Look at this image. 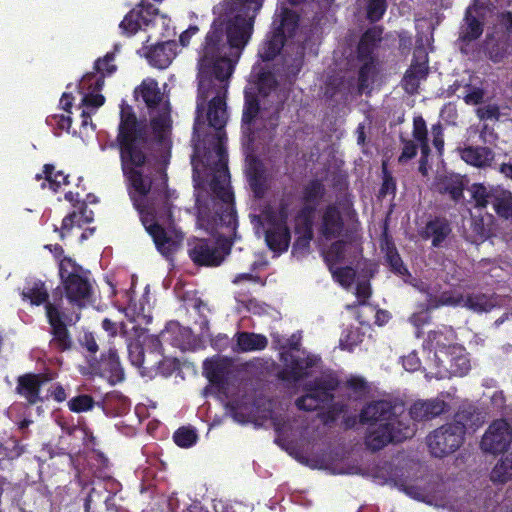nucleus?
<instances>
[{
    "mask_svg": "<svg viewBox=\"0 0 512 512\" xmlns=\"http://www.w3.org/2000/svg\"><path fill=\"white\" fill-rule=\"evenodd\" d=\"M121 170L128 184L129 197L141 223L153 239L157 251L169 258L180 248L184 234L166 230L159 222L173 221L172 203L167 191V174L161 172L160 187L152 189V180L142 172L153 155V143L147 125L139 121L130 106L121 109L116 136Z\"/></svg>",
    "mask_w": 512,
    "mask_h": 512,
    "instance_id": "f257e3e1",
    "label": "nucleus"
},
{
    "mask_svg": "<svg viewBox=\"0 0 512 512\" xmlns=\"http://www.w3.org/2000/svg\"><path fill=\"white\" fill-rule=\"evenodd\" d=\"M224 134L217 133L215 153L218 160L212 168L209 181L210 194H198L196 198L197 219L208 227L225 226L235 230L237 214L234 207V195L229 186L228 155L223 144Z\"/></svg>",
    "mask_w": 512,
    "mask_h": 512,
    "instance_id": "f03ea898",
    "label": "nucleus"
},
{
    "mask_svg": "<svg viewBox=\"0 0 512 512\" xmlns=\"http://www.w3.org/2000/svg\"><path fill=\"white\" fill-rule=\"evenodd\" d=\"M229 54L227 45L223 44V24L213 22L199 53L198 110L213 94L212 77L224 82L232 75L234 64Z\"/></svg>",
    "mask_w": 512,
    "mask_h": 512,
    "instance_id": "7ed1b4c3",
    "label": "nucleus"
},
{
    "mask_svg": "<svg viewBox=\"0 0 512 512\" xmlns=\"http://www.w3.org/2000/svg\"><path fill=\"white\" fill-rule=\"evenodd\" d=\"M338 418H234L239 424L252 423L255 428L273 427L276 443L281 446L299 445L320 439Z\"/></svg>",
    "mask_w": 512,
    "mask_h": 512,
    "instance_id": "20e7f679",
    "label": "nucleus"
},
{
    "mask_svg": "<svg viewBox=\"0 0 512 512\" xmlns=\"http://www.w3.org/2000/svg\"><path fill=\"white\" fill-rule=\"evenodd\" d=\"M346 388L350 398L365 402L357 416H402L407 408L401 396L375 391L371 384L360 376L350 377L346 381Z\"/></svg>",
    "mask_w": 512,
    "mask_h": 512,
    "instance_id": "39448f33",
    "label": "nucleus"
},
{
    "mask_svg": "<svg viewBox=\"0 0 512 512\" xmlns=\"http://www.w3.org/2000/svg\"><path fill=\"white\" fill-rule=\"evenodd\" d=\"M416 418H360L365 425V445L376 452L389 443L412 438L416 433Z\"/></svg>",
    "mask_w": 512,
    "mask_h": 512,
    "instance_id": "423d86ee",
    "label": "nucleus"
},
{
    "mask_svg": "<svg viewBox=\"0 0 512 512\" xmlns=\"http://www.w3.org/2000/svg\"><path fill=\"white\" fill-rule=\"evenodd\" d=\"M230 10L236 12L226 25H223V44L227 51L241 50L249 42L257 14L261 9L260 0H224ZM219 23L218 21H215ZM224 24L223 22H221Z\"/></svg>",
    "mask_w": 512,
    "mask_h": 512,
    "instance_id": "0eeeda50",
    "label": "nucleus"
},
{
    "mask_svg": "<svg viewBox=\"0 0 512 512\" xmlns=\"http://www.w3.org/2000/svg\"><path fill=\"white\" fill-rule=\"evenodd\" d=\"M58 274L63 295L71 305L83 308L92 302L94 291L89 270L64 256L59 262Z\"/></svg>",
    "mask_w": 512,
    "mask_h": 512,
    "instance_id": "6e6552de",
    "label": "nucleus"
},
{
    "mask_svg": "<svg viewBox=\"0 0 512 512\" xmlns=\"http://www.w3.org/2000/svg\"><path fill=\"white\" fill-rule=\"evenodd\" d=\"M299 26V15L288 9L283 8L273 21V30L269 32L260 46L258 54L263 61H271L283 49L288 38L295 35Z\"/></svg>",
    "mask_w": 512,
    "mask_h": 512,
    "instance_id": "1a4fd4ad",
    "label": "nucleus"
},
{
    "mask_svg": "<svg viewBox=\"0 0 512 512\" xmlns=\"http://www.w3.org/2000/svg\"><path fill=\"white\" fill-rule=\"evenodd\" d=\"M45 314L50 325L49 333L52 336L49 341L50 350L57 353L70 350L73 346V340L68 327L79 320V315L73 320L70 315L61 309L60 304L56 303H48L45 307Z\"/></svg>",
    "mask_w": 512,
    "mask_h": 512,
    "instance_id": "9d476101",
    "label": "nucleus"
},
{
    "mask_svg": "<svg viewBox=\"0 0 512 512\" xmlns=\"http://www.w3.org/2000/svg\"><path fill=\"white\" fill-rule=\"evenodd\" d=\"M465 435V424L454 421L442 425L427 436L430 453L443 458L454 453L462 445Z\"/></svg>",
    "mask_w": 512,
    "mask_h": 512,
    "instance_id": "9b49d317",
    "label": "nucleus"
},
{
    "mask_svg": "<svg viewBox=\"0 0 512 512\" xmlns=\"http://www.w3.org/2000/svg\"><path fill=\"white\" fill-rule=\"evenodd\" d=\"M435 377L446 379L465 376L471 369L468 356L454 346L451 350H440L434 353Z\"/></svg>",
    "mask_w": 512,
    "mask_h": 512,
    "instance_id": "f8f14e48",
    "label": "nucleus"
},
{
    "mask_svg": "<svg viewBox=\"0 0 512 512\" xmlns=\"http://www.w3.org/2000/svg\"><path fill=\"white\" fill-rule=\"evenodd\" d=\"M229 253V246L218 245L210 239H195L189 243L188 255L197 266L217 267Z\"/></svg>",
    "mask_w": 512,
    "mask_h": 512,
    "instance_id": "ddd939ff",
    "label": "nucleus"
},
{
    "mask_svg": "<svg viewBox=\"0 0 512 512\" xmlns=\"http://www.w3.org/2000/svg\"><path fill=\"white\" fill-rule=\"evenodd\" d=\"M89 367L94 375L108 380L111 384L120 383L125 378L119 355L114 348L102 353L99 360L95 357L89 360Z\"/></svg>",
    "mask_w": 512,
    "mask_h": 512,
    "instance_id": "4468645a",
    "label": "nucleus"
},
{
    "mask_svg": "<svg viewBox=\"0 0 512 512\" xmlns=\"http://www.w3.org/2000/svg\"><path fill=\"white\" fill-rule=\"evenodd\" d=\"M512 441V433L506 418H496L482 437L480 446L484 452L497 454L505 451Z\"/></svg>",
    "mask_w": 512,
    "mask_h": 512,
    "instance_id": "2eb2a0df",
    "label": "nucleus"
},
{
    "mask_svg": "<svg viewBox=\"0 0 512 512\" xmlns=\"http://www.w3.org/2000/svg\"><path fill=\"white\" fill-rule=\"evenodd\" d=\"M288 211L289 203L282 199L279 202L278 212L283 222L273 225L270 229L266 231V243L268 247L274 252H285L289 248L291 241V233L289 227L286 224V219L288 218Z\"/></svg>",
    "mask_w": 512,
    "mask_h": 512,
    "instance_id": "dca6fc26",
    "label": "nucleus"
},
{
    "mask_svg": "<svg viewBox=\"0 0 512 512\" xmlns=\"http://www.w3.org/2000/svg\"><path fill=\"white\" fill-rule=\"evenodd\" d=\"M115 53L108 52L102 58H98L94 63V72L86 73L81 81V88L99 92L104 86L106 76H111L117 70V66L113 63Z\"/></svg>",
    "mask_w": 512,
    "mask_h": 512,
    "instance_id": "f3484780",
    "label": "nucleus"
},
{
    "mask_svg": "<svg viewBox=\"0 0 512 512\" xmlns=\"http://www.w3.org/2000/svg\"><path fill=\"white\" fill-rule=\"evenodd\" d=\"M280 360L285 367L279 372L278 377L283 381L297 382L307 376V370L316 364L312 356L304 358L294 356L286 351L281 352Z\"/></svg>",
    "mask_w": 512,
    "mask_h": 512,
    "instance_id": "a211bd4d",
    "label": "nucleus"
},
{
    "mask_svg": "<svg viewBox=\"0 0 512 512\" xmlns=\"http://www.w3.org/2000/svg\"><path fill=\"white\" fill-rule=\"evenodd\" d=\"M345 221L336 203L328 204L322 211L318 232L325 240H333L342 236Z\"/></svg>",
    "mask_w": 512,
    "mask_h": 512,
    "instance_id": "6ab92c4d",
    "label": "nucleus"
},
{
    "mask_svg": "<svg viewBox=\"0 0 512 512\" xmlns=\"http://www.w3.org/2000/svg\"><path fill=\"white\" fill-rule=\"evenodd\" d=\"M428 54L423 47H417L413 53L410 67L406 70L403 83L406 91L414 92L421 80L426 79L429 73Z\"/></svg>",
    "mask_w": 512,
    "mask_h": 512,
    "instance_id": "aec40b11",
    "label": "nucleus"
},
{
    "mask_svg": "<svg viewBox=\"0 0 512 512\" xmlns=\"http://www.w3.org/2000/svg\"><path fill=\"white\" fill-rule=\"evenodd\" d=\"M380 248L384 253L385 262L389 266L390 271L395 275L403 277L404 281L407 282L406 278H410L411 273L409 272L407 266L404 264L393 241V238L389 235L386 226L381 235Z\"/></svg>",
    "mask_w": 512,
    "mask_h": 512,
    "instance_id": "412c9836",
    "label": "nucleus"
},
{
    "mask_svg": "<svg viewBox=\"0 0 512 512\" xmlns=\"http://www.w3.org/2000/svg\"><path fill=\"white\" fill-rule=\"evenodd\" d=\"M446 397H450V393L441 392L435 398L418 399L409 406L408 416H441L450 409V404L445 401Z\"/></svg>",
    "mask_w": 512,
    "mask_h": 512,
    "instance_id": "4be33fe9",
    "label": "nucleus"
},
{
    "mask_svg": "<svg viewBox=\"0 0 512 512\" xmlns=\"http://www.w3.org/2000/svg\"><path fill=\"white\" fill-rule=\"evenodd\" d=\"M452 233L449 220L443 216H435L426 222L421 237L425 240L431 239L434 248H440Z\"/></svg>",
    "mask_w": 512,
    "mask_h": 512,
    "instance_id": "5701e85b",
    "label": "nucleus"
},
{
    "mask_svg": "<svg viewBox=\"0 0 512 512\" xmlns=\"http://www.w3.org/2000/svg\"><path fill=\"white\" fill-rule=\"evenodd\" d=\"M49 380L46 374L27 373L18 377L16 391L30 404H36L40 400L41 386Z\"/></svg>",
    "mask_w": 512,
    "mask_h": 512,
    "instance_id": "b1692460",
    "label": "nucleus"
},
{
    "mask_svg": "<svg viewBox=\"0 0 512 512\" xmlns=\"http://www.w3.org/2000/svg\"><path fill=\"white\" fill-rule=\"evenodd\" d=\"M383 29L379 26L368 28L360 37L356 53L358 61L377 60L375 51L382 40Z\"/></svg>",
    "mask_w": 512,
    "mask_h": 512,
    "instance_id": "393cba45",
    "label": "nucleus"
},
{
    "mask_svg": "<svg viewBox=\"0 0 512 512\" xmlns=\"http://www.w3.org/2000/svg\"><path fill=\"white\" fill-rule=\"evenodd\" d=\"M177 47L178 45L174 40L157 43L148 50L146 58L153 67L165 69L176 57Z\"/></svg>",
    "mask_w": 512,
    "mask_h": 512,
    "instance_id": "a878e982",
    "label": "nucleus"
},
{
    "mask_svg": "<svg viewBox=\"0 0 512 512\" xmlns=\"http://www.w3.org/2000/svg\"><path fill=\"white\" fill-rule=\"evenodd\" d=\"M232 365L228 359H211L204 361L203 373L213 385L224 387L228 384Z\"/></svg>",
    "mask_w": 512,
    "mask_h": 512,
    "instance_id": "bb28decb",
    "label": "nucleus"
},
{
    "mask_svg": "<svg viewBox=\"0 0 512 512\" xmlns=\"http://www.w3.org/2000/svg\"><path fill=\"white\" fill-rule=\"evenodd\" d=\"M163 345L158 336L151 337L146 346L143 358V365L140 367V374L150 379L155 378V372L159 368V359H162Z\"/></svg>",
    "mask_w": 512,
    "mask_h": 512,
    "instance_id": "cd10ccee",
    "label": "nucleus"
},
{
    "mask_svg": "<svg viewBox=\"0 0 512 512\" xmlns=\"http://www.w3.org/2000/svg\"><path fill=\"white\" fill-rule=\"evenodd\" d=\"M207 120L209 126L213 127L217 133L221 132L227 122V110L225 95L221 96L217 91L216 95L208 103Z\"/></svg>",
    "mask_w": 512,
    "mask_h": 512,
    "instance_id": "c85d7f7f",
    "label": "nucleus"
},
{
    "mask_svg": "<svg viewBox=\"0 0 512 512\" xmlns=\"http://www.w3.org/2000/svg\"><path fill=\"white\" fill-rule=\"evenodd\" d=\"M460 154L463 161L478 168L491 166L495 157L493 150L486 146H467Z\"/></svg>",
    "mask_w": 512,
    "mask_h": 512,
    "instance_id": "c756f323",
    "label": "nucleus"
},
{
    "mask_svg": "<svg viewBox=\"0 0 512 512\" xmlns=\"http://www.w3.org/2000/svg\"><path fill=\"white\" fill-rule=\"evenodd\" d=\"M498 306L496 293L473 292L464 296L463 307L475 313H487Z\"/></svg>",
    "mask_w": 512,
    "mask_h": 512,
    "instance_id": "7c9ffc66",
    "label": "nucleus"
},
{
    "mask_svg": "<svg viewBox=\"0 0 512 512\" xmlns=\"http://www.w3.org/2000/svg\"><path fill=\"white\" fill-rule=\"evenodd\" d=\"M75 218L82 219V223L89 224L94 220V213L88 208L87 204L82 201L78 209H75L68 213L62 220L61 227L54 226V232L59 234V238L63 241L67 234L73 229V222Z\"/></svg>",
    "mask_w": 512,
    "mask_h": 512,
    "instance_id": "2f4dec72",
    "label": "nucleus"
},
{
    "mask_svg": "<svg viewBox=\"0 0 512 512\" xmlns=\"http://www.w3.org/2000/svg\"><path fill=\"white\" fill-rule=\"evenodd\" d=\"M436 190L442 195H449L454 202H459L464 196V177L458 174L445 175L436 182Z\"/></svg>",
    "mask_w": 512,
    "mask_h": 512,
    "instance_id": "473e14b6",
    "label": "nucleus"
},
{
    "mask_svg": "<svg viewBox=\"0 0 512 512\" xmlns=\"http://www.w3.org/2000/svg\"><path fill=\"white\" fill-rule=\"evenodd\" d=\"M492 195V206L495 213L502 219L512 218V192L496 185Z\"/></svg>",
    "mask_w": 512,
    "mask_h": 512,
    "instance_id": "72a5a7b5",
    "label": "nucleus"
},
{
    "mask_svg": "<svg viewBox=\"0 0 512 512\" xmlns=\"http://www.w3.org/2000/svg\"><path fill=\"white\" fill-rule=\"evenodd\" d=\"M244 109L242 114V128L245 133L253 135L251 126L254 124L257 116L261 112L260 104L256 93L245 91Z\"/></svg>",
    "mask_w": 512,
    "mask_h": 512,
    "instance_id": "f704fd0d",
    "label": "nucleus"
},
{
    "mask_svg": "<svg viewBox=\"0 0 512 512\" xmlns=\"http://www.w3.org/2000/svg\"><path fill=\"white\" fill-rule=\"evenodd\" d=\"M237 351H261L268 346V339L262 334L252 332H238L236 334Z\"/></svg>",
    "mask_w": 512,
    "mask_h": 512,
    "instance_id": "c9c22d12",
    "label": "nucleus"
},
{
    "mask_svg": "<svg viewBox=\"0 0 512 512\" xmlns=\"http://www.w3.org/2000/svg\"><path fill=\"white\" fill-rule=\"evenodd\" d=\"M136 97H141L149 109H155L162 101V93L155 80L143 81L135 90Z\"/></svg>",
    "mask_w": 512,
    "mask_h": 512,
    "instance_id": "e433bc0d",
    "label": "nucleus"
},
{
    "mask_svg": "<svg viewBox=\"0 0 512 512\" xmlns=\"http://www.w3.org/2000/svg\"><path fill=\"white\" fill-rule=\"evenodd\" d=\"M305 47L298 45L294 55H283L282 68L288 79H295L304 65Z\"/></svg>",
    "mask_w": 512,
    "mask_h": 512,
    "instance_id": "4c0bfd02",
    "label": "nucleus"
},
{
    "mask_svg": "<svg viewBox=\"0 0 512 512\" xmlns=\"http://www.w3.org/2000/svg\"><path fill=\"white\" fill-rule=\"evenodd\" d=\"M339 380L333 375H322L316 377L310 385V388L319 395L325 402L333 398V392L338 388Z\"/></svg>",
    "mask_w": 512,
    "mask_h": 512,
    "instance_id": "58836bf2",
    "label": "nucleus"
},
{
    "mask_svg": "<svg viewBox=\"0 0 512 512\" xmlns=\"http://www.w3.org/2000/svg\"><path fill=\"white\" fill-rule=\"evenodd\" d=\"M43 174L44 182L41 183L42 189L48 186L53 192H58L62 185L69 184V175L61 170L56 171L53 164H45L43 166Z\"/></svg>",
    "mask_w": 512,
    "mask_h": 512,
    "instance_id": "ea45409f",
    "label": "nucleus"
},
{
    "mask_svg": "<svg viewBox=\"0 0 512 512\" xmlns=\"http://www.w3.org/2000/svg\"><path fill=\"white\" fill-rule=\"evenodd\" d=\"M22 296L24 299H28L30 303L35 306L44 305V307H46L48 303H51L48 300V290L42 280H36L31 286L25 287L22 292Z\"/></svg>",
    "mask_w": 512,
    "mask_h": 512,
    "instance_id": "a19ab883",
    "label": "nucleus"
},
{
    "mask_svg": "<svg viewBox=\"0 0 512 512\" xmlns=\"http://www.w3.org/2000/svg\"><path fill=\"white\" fill-rule=\"evenodd\" d=\"M354 79H346L341 76H331L328 78L325 89V96L329 99L338 94L348 95L353 87Z\"/></svg>",
    "mask_w": 512,
    "mask_h": 512,
    "instance_id": "79ce46f5",
    "label": "nucleus"
},
{
    "mask_svg": "<svg viewBox=\"0 0 512 512\" xmlns=\"http://www.w3.org/2000/svg\"><path fill=\"white\" fill-rule=\"evenodd\" d=\"M496 185H485L484 183H473L469 188L475 207L484 209L492 203V193Z\"/></svg>",
    "mask_w": 512,
    "mask_h": 512,
    "instance_id": "37998d69",
    "label": "nucleus"
},
{
    "mask_svg": "<svg viewBox=\"0 0 512 512\" xmlns=\"http://www.w3.org/2000/svg\"><path fill=\"white\" fill-rule=\"evenodd\" d=\"M326 194V188L319 179L310 180L302 189L303 203L319 205Z\"/></svg>",
    "mask_w": 512,
    "mask_h": 512,
    "instance_id": "c03bdc74",
    "label": "nucleus"
},
{
    "mask_svg": "<svg viewBox=\"0 0 512 512\" xmlns=\"http://www.w3.org/2000/svg\"><path fill=\"white\" fill-rule=\"evenodd\" d=\"M512 477V451L502 457L490 473L493 483H505Z\"/></svg>",
    "mask_w": 512,
    "mask_h": 512,
    "instance_id": "a18cd8bd",
    "label": "nucleus"
},
{
    "mask_svg": "<svg viewBox=\"0 0 512 512\" xmlns=\"http://www.w3.org/2000/svg\"><path fill=\"white\" fill-rule=\"evenodd\" d=\"M326 403L322 398L319 397L317 393H315L311 388L309 389V393L304 396L299 397L296 400V406L300 410L304 411H316L314 416H334L330 413H324L322 411H318L322 404Z\"/></svg>",
    "mask_w": 512,
    "mask_h": 512,
    "instance_id": "49530a36",
    "label": "nucleus"
},
{
    "mask_svg": "<svg viewBox=\"0 0 512 512\" xmlns=\"http://www.w3.org/2000/svg\"><path fill=\"white\" fill-rule=\"evenodd\" d=\"M143 19L141 12L137 9L129 11L119 24L122 34L126 36L136 34L143 26H146Z\"/></svg>",
    "mask_w": 512,
    "mask_h": 512,
    "instance_id": "de8ad7c7",
    "label": "nucleus"
},
{
    "mask_svg": "<svg viewBox=\"0 0 512 512\" xmlns=\"http://www.w3.org/2000/svg\"><path fill=\"white\" fill-rule=\"evenodd\" d=\"M346 245L347 243L344 240H336L331 243L324 253V260L328 269L336 267L345 260Z\"/></svg>",
    "mask_w": 512,
    "mask_h": 512,
    "instance_id": "09e8293b",
    "label": "nucleus"
},
{
    "mask_svg": "<svg viewBox=\"0 0 512 512\" xmlns=\"http://www.w3.org/2000/svg\"><path fill=\"white\" fill-rule=\"evenodd\" d=\"M358 93L362 94L370 85V81L377 74V60L359 61Z\"/></svg>",
    "mask_w": 512,
    "mask_h": 512,
    "instance_id": "8fccbe9b",
    "label": "nucleus"
},
{
    "mask_svg": "<svg viewBox=\"0 0 512 512\" xmlns=\"http://www.w3.org/2000/svg\"><path fill=\"white\" fill-rule=\"evenodd\" d=\"M424 347L429 350H451L454 345H451V339L447 334L441 330H432L428 332L427 338L424 341Z\"/></svg>",
    "mask_w": 512,
    "mask_h": 512,
    "instance_id": "3c124183",
    "label": "nucleus"
},
{
    "mask_svg": "<svg viewBox=\"0 0 512 512\" xmlns=\"http://www.w3.org/2000/svg\"><path fill=\"white\" fill-rule=\"evenodd\" d=\"M247 178L255 197L262 198L266 192L264 170L260 166H254L248 171Z\"/></svg>",
    "mask_w": 512,
    "mask_h": 512,
    "instance_id": "603ef678",
    "label": "nucleus"
},
{
    "mask_svg": "<svg viewBox=\"0 0 512 512\" xmlns=\"http://www.w3.org/2000/svg\"><path fill=\"white\" fill-rule=\"evenodd\" d=\"M420 310L414 312L410 318V323L417 328L416 337L420 338L423 335L421 328L431 322V312L435 310V308L430 307V300L427 303H423L419 306Z\"/></svg>",
    "mask_w": 512,
    "mask_h": 512,
    "instance_id": "864d4df0",
    "label": "nucleus"
},
{
    "mask_svg": "<svg viewBox=\"0 0 512 512\" xmlns=\"http://www.w3.org/2000/svg\"><path fill=\"white\" fill-rule=\"evenodd\" d=\"M466 26L462 32V40L463 41H474L478 39L483 33V22L478 20L474 15L470 12H467L465 15Z\"/></svg>",
    "mask_w": 512,
    "mask_h": 512,
    "instance_id": "5fc2aeb1",
    "label": "nucleus"
},
{
    "mask_svg": "<svg viewBox=\"0 0 512 512\" xmlns=\"http://www.w3.org/2000/svg\"><path fill=\"white\" fill-rule=\"evenodd\" d=\"M430 307L439 308L441 306L463 307L464 295L455 294L452 291H443L438 297H430Z\"/></svg>",
    "mask_w": 512,
    "mask_h": 512,
    "instance_id": "6e6d98bb",
    "label": "nucleus"
},
{
    "mask_svg": "<svg viewBox=\"0 0 512 512\" xmlns=\"http://www.w3.org/2000/svg\"><path fill=\"white\" fill-rule=\"evenodd\" d=\"M173 439L179 447L189 448L197 442L198 435L195 428L182 426L175 431Z\"/></svg>",
    "mask_w": 512,
    "mask_h": 512,
    "instance_id": "4d7b16f0",
    "label": "nucleus"
},
{
    "mask_svg": "<svg viewBox=\"0 0 512 512\" xmlns=\"http://www.w3.org/2000/svg\"><path fill=\"white\" fill-rule=\"evenodd\" d=\"M397 190L396 180L392 173L388 170L386 163L382 164V183L378 191V199H384L386 196L391 195L395 197Z\"/></svg>",
    "mask_w": 512,
    "mask_h": 512,
    "instance_id": "13d9d810",
    "label": "nucleus"
},
{
    "mask_svg": "<svg viewBox=\"0 0 512 512\" xmlns=\"http://www.w3.org/2000/svg\"><path fill=\"white\" fill-rule=\"evenodd\" d=\"M329 271L331 272L333 279L344 288L350 287L356 278V271L351 266H336L329 269Z\"/></svg>",
    "mask_w": 512,
    "mask_h": 512,
    "instance_id": "bf43d9fd",
    "label": "nucleus"
},
{
    "mask_svg": "<svg viewBox=\"0 0 512 512\" xmlns=\"http://www.w3.org/2000/svg\"><path fill=\"white\" fill-rule=\"evenodd\" d=\"M95 405V401L91 395L80 394L68 401V407L71 412L82 413L90 411Z\"/></svg>",
    "mask_w": 512,
    "mask_h": 512,
    "instance_id": "052dcab7",
    "label": "nucleus"
},
{
    "mask_svg": "<svg viewBox=\"0 0 512 512\" xmlns=\"http://www.w3.org/2000/svg\"><path fill=\"white\" fill-rule=\"evenodd\" d=\"M127 350L131 364L140 370L141 365H143L146 347L139 340L131 339L127 344Z\"/></svg>",
    "mask_w": 512,
    "mask_h": 512,
    "instance_id": "680f3d73",
    "label": "nucleus"
},
{
    "mask_svg": "<svg viewBox=\"0 0 512 512\" xmlns=\"http://www.w3.org/2000/svg\"><path fill=\"white\" fill-rule=\"evenodd\" d=\"M159 368L155 372V377H169L174 372L180 370V362L175 357H168L162 353V359H159Z\"/></svg>",
    "mask_w": 512,
    "mask_h": 512,
    "instance_id": "e2e57ef3",
    "label": "nucleus"
},
{
    "mask_svg": "<svg viewBox=\"0 0 512 512\" xmlns=\"http://www.w3.org/2000/svg\"><path fill=\"white\" fill-rule=\"evenodd\" d=\"M387 10V0H368L367 3V19L371 23L378 22L382 19Z\"/></svg>",
    "mask_w": 512,
    "mask_h": 512,
    "instance_id": "0e129e2a",
    "label": "nucleus"
},
{
    "mask_svg": "<svg viewBox=\"0 0 512 512\" xmlns=\"http://www.w3.org/2000/svg\"><path fill=\"white\" fill-rule=\"evenodd\" d=\"M492 412L499 416H512V409L506 404V397L503 391H496L491 397Z\"/></svg>",
    "mask_w": 512,
    "mask_h": 512,
    "instance_id": "69168bd1",
    "label": "nucleus"
},
{
    "mask_svg": "<svg viewBox=\"0 0 512 512\" xmlns=\"http://www.w3.org/2000/svg\"><path fill=\"white\" fill-rule=\"evenodd\" d=\"M314 237L296 235L292 246V254L296 257H304L310 251V244Z\"/></svg>",
    "mask_w": 512,
    "mask_h": 512,
    "instance_id": "338daca9",
    "label": "nucleus"
},
{
    "mask_svg": "<svg viewBox=\"0 0 512 512\" xmlns=\"http://www.w3.org/2000/svg\"><path fill=\"white\" fill-rule=\"evenodd\" d=\"M470 229L475 241H484L489 236L483 217H472Z\"/></svg>",
    "mask_w": 512,
    "mask_h": 512,
    "instance_id": "774afa93",
    "label": "nucleus"
}]
</instances>
